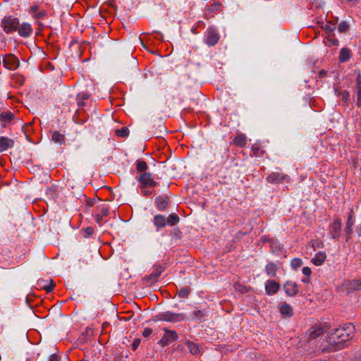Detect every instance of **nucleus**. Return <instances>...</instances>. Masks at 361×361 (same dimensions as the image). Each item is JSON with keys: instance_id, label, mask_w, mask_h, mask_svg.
<instances>
[{"instance_id": "47", "label": "nucleus", "mask_w": 361, "mask_h": 361, "mask_svg": "<svg viewBox=\"0 0 361 361\" xmlns=\"http://www.w3.org/2000/svg\"><path fill=\"white\" fill-rule=\"evenodd\" d=\"M38 9H39V6L37 5H33L30 7L29 11L30 13H35L37 11H38Z\"/></svg>"}, {"instance_id": "32", "label": "nucleus", "mask_w": 361, "mask_h": 361, "mask_svg": "<svg viewBox=\"0 0 361 361\" xmlns=\"http://www.w3.org/2000/svg\"><path fill=\"white\" fill-rule=\"evenodd\" d=\"M115 135L121 137H126L129 135V129L127 127H123L121 129H117L115 131Z\"/></svg>"}, {"instance_id": "16", "label": "nucleus", "mask_w": 361, "mask_h": 361, "mask_svg": "<svg viewBox=\"0 0 361 361\" xmlns=\"http://www.w3.org/2000/svg\"><path fill=\"white\" fill-rule=\"evenodd\" d=\"M279 283L274 281L268 280L266 282L265 290L268 295H274L276 293L279 291Z\"/></svg>"}, {"instance_id": "58", "label": "nucleus", "mask_w": 361, "mask_h": 361, "mask_svg": "<svg viewBox=\"0 0 361 361\" xmlns=\"http://www.w3.org/2000/svg\"><path fill=\"white\" fill-rule=\"evenodd\" d=\"M78 104H79V105H80V106H82V105H83V104H84V103H83V102H80L78 103Z\"/></svg>"}, {"instance_id": "42", "label": "nucleus", "mask_w": 361, "mask_h": 361, "mask_svg": "<svg viewBox=\"0 0 361 361\" xmlns=\"http://www.w3.org/2000/svg\"><path fill=\"white\" fill-rule=\"evenodd\" d=\"M84 232L85 233V237L91 235L94 233V228L91 226L87 227L84 229Z\"/></svg>"}, {"instance_id": "39", "label": "nucleus", "mask_w": 361, "mask_h": 361, "mask_svg": "<svg viewBox=\"0 0 361 361\" xmlns=\"http://www.w3.org/2000/svg\"><path fill=\"white\" fill-rule=\"evenodd\" d=\"M357 104L358 106H361V85L359 83L357 87Z\"/></svg>"}, {"instance_id": "51", "label": "nucleus", "mask_w": 361, "mask_h": 361, "mask_svg": "<svg viewBox=\"0 0 361 361\" xmlns=\"http://www.w3.org/2000/svg\"><path fill=\"white\" fill-rule=\"evenodd\" d=\"M88 98H89L88 94H83L81 97V99L83 100L87 99Z\"/></svg>"}, {"instance_id": "29", "label": "nucleus", "mask_w": 361, "mask_h": 361, "mask_svg": "<svg viewBox=\"0 0 361 361\" xmlns=\"http://www.w3.org/2000/svg\"><path fill=\"white\" fill-rule=\"evenodd\" d=\"M233 142L237 146L243 147L246 144V137L243 134L238 135L234 138Z\"/></svg>"}, {"instance_id": "41", "label": "nucleus", "mask_w": 361, "mask_h": 361, "mask_svg": "<svg viewBox=\"0 0 361 361\" xmlns=\"http://www.w3.org/2000/svg\"><path fill=\"white\" fill-rule=\"evenodd\" d=\"M140 342H141V340L140 338L135 339L133 343H132V349L133 350H137V348H138V346L140 344Z\"/></svg>"}, {"instance_id": "18", "label": "nucleus", "mask_w": 361, "mask_h": 361, "mask_svg": "<svg viewBox=\"0 0 361 361\" xmlns=\"http://www.w3.org/2000/svg\"><path fill=\"white\" fill-rule=\"evenodd\" d=\"M153 222L157 229L163 228L167 224L166 217L161 214L155 215Z\"/></svg>"}, {"instance_id": "36", "label": "nucleus", "mask_w": 361, "mask_h": 361, "mask_svg": "<svg viewBox=\"0 0 361 361\" xmlns=\"http://www.w3.org/2000/svg\"><path fill=\"white\" fill-rule=\"evenodd\" d=\"M349 25L346 21H341L338 26L340 32H345L348 30Z\"/></svg>"}, {"instance_id": "33", "label": "nucleus", "mask_w": 361, "mask_h": 361, "mask_svg": "<svg viewBox=\"0 0 361 361\" xmlns=\"http://www.w3.org/2000/svg\"><path fill=\"white\" fill-rule=\"evenodd\" d=\"M354 224V221L353 220V218H352V215L350 214L348 217V219H347V221H346V224H345V232L350 235V233H352L353 230H352V227Z\"/></svg>"}, {"instance_id": "35", "label": "nucleus", "mask_w": 361, "mask_h": 361, "mask_svg": "<svg viewBox=\"0 0 361 361\" xmlns=\"http://www.w3.org/2000/svg\"><path fill=\"white\" fill-rule=\"evenodd\" d=\"M335 92H336V94H338V96H341L342 97V100L344 101V102H347L348 99H349V93L348 91H338V89L336 87H335Z\"/></svg>"}, {"instance_id": "14", "label": "nucleus", "mask_w": 361, "mask_h": 361, "mask_svg": "<svg viewBox=\"0 0 361 361\" xmlns=\"http://www.w3.org/2000/svg\"><path fill=\"white\" fill-rule=\"evenodd\" d=\"M341 221L339 219L334 220V223L331 225L330 232L331 233V238L337 239L341 235Z\"/></svg>"}, {"instance_id": "2", "label": "nucleus", "mask_w": 361, "mask_h": 361, "mask_svg": "<svg viewBox=\"0 0 361 361\" xmlns=\"http://www.w3.org/2000/svg\"><path fill=\"white\" fill-rule=\"evenodd\" d=\"M185 314L183 313H173L169 311L161 312L156 316V320L169 322H178L185 320Z\"/></svg>"}, {"instance_id": "55", "label": "nucleus", "mask_w": 361, "mask_h": 361, "mask_svg": "<svg viewBox=\"0 0 361 361\" xmlns=\"http://www.w3.org/2000/svg\"><path fill=\"white\" fill-rule=\"evenodd\" d=\"M302 281L303 283H308L309 282V279H302Z\"/></svg>"}, {"instance_id": "1", "label": "nucleus", "mask_w": 361, "mask_h": 361, "mask_svg": "<svg viewBox=\"0 0 361 361\" xmlns=\"http://www.w3.org/2000/svg\"><path fill=\"white\" fill-rule=\"evenodd\" d=\"M355 327L351 324L345 325L342 328L335 329L328 337L329 345L334 347L336 351L348 345V343L354 336Z\"/></svg>"}, {"instance_id": "59", "label": "nucleus", "mask_w": 361, "mask_h": 361, "mask_svg": "<svg viewBox=\"0 0 361 361\" xmlns=\"http://www.w3.org/2000/svg\"><path fill=\"white\" fill-rule=\"evenodd\" d=\"M358 83L360 85V82L359 80H357V87H358Z\"/></svg>"}, {"instance_id": "9", "label": "nucleus", "mask_w": 361, "mask_h": 361, "mask_svg": "<svg viewBox=\"0 0 361 361\" xmlns=\"http://www.w3.org/2000/svg\"><path fill=\"white\" fill-rule=\"evenodd\" d=\"M342 288L345 289L348 293H350L353 290H360L361 279L357 280L345 281L343 282Z\"/></svg>"}, {"instance_id": "20", "label": "nucleus", "mask_w": 361, "mask_h": 361, "mask_svg": "<svg viewBox=\"0 0 361 361\" xmlns=\"http://www.w3.org/2000/svg\"><path fill=\"white\" fill-rule=\"evenodd\" d=\"M51 140L58 144L62 145L65 143V135L59 131H53Z\"/></svg>"}, {"instance_id": "22", "label": "nucleus", "mask_w": 361, "mask_h": 361, "mask_svg": "<svg viewBox=\"0 0 361 361\" xmlns=\"http://www.w3.org/2000/svg\"><path fill=\"white\" fill-rule=\"evenodd\" d=\"M44 282L45 281L43 280L39 281L37 282V285L39 286L40 288L45 290L47 293L52 291L55 286V283H54L53 280L50 279L49 284L44 283Z\"/></svg>"}, {"instance_id": "13", "label": "nucleus", "mask_w": 361, "mask_h": 361, "mask_svg": "<svg viewBox=\"0 0 361 361\" xmlns=\"http://www.w3.org/2000/svg\"><path fill=\"white\" fill-rule=\"evenodd\" d=\"M287 179V175L281 174L278 172H273L267 178V182L271 183H280L283 180H286Z\"/></svg>"}, {"instance_id": "23", "label": "nucleus", "mask_w": 361, "mask_h": 361, "mask_svg": "<svg viewBox=\"0 0 361 361\" xmlns=\"http://www.w3.org/2000/svg\"><path fill=\"white\" fill-rule=\"evenodd\" d=\"M14 118V114L11 111L2 112L0 114V121L2 123H11Z\"/></svg>"}, {"instance_id": "10", "label": "nucleus", "mask_w": 361, "mask_h": 361, "mask_svg": "<svg viewBox=\"0 0 361 361\" xmlns=\"http://www.w3.org/2000/svg\"><path fill=\"white\" fill-rule=\"evenodd\" d=\"M219 40V35L214 28H209L206 38V43L209 46H214Z\"/></svg>"}, {"instance_id": "5", "label": "nucleus", "mask_w": 361, "mask_h": 361, "mask_svg": "<svg viewBox=\"0 0 361 361\" xmlns=\"http://www.w3.org/2000/svg\"><path fill=\"white\" fill-rule=\"evenodd\" d=\"M2 63L7 69L11 71L17 69L20 65V61L18 58L12 54L4 55L3 56Z\"/></svg>"}, {"instance_id": "34", "label": "nucleus", "mask_w": 361, "mask_h": 361, "mask_svg": "<svg viewBox=\"0 0 361 361\" xmlns=\"http://www.w3.org/2000/svg\"><path fill=\"white\" fill-rule=\"evenodd\" d=\"M191 292V288L188 286L182 288L178 293V296L180 298H188Z\"/></svg>"}, {"instance_id": "27", "label": "nucleus", "mask_w": 361, "mask_h": 361, "mask_svg": "<svg viewBox=\"0 0 361 361\" xmlns=\"http://www.w3.org/2000/svg\"><path fill=\"white\" fill-rule=\"evenodd\" d=\"M148 169V165L145 161L138 159L136 161V169L139 173H145Z\"/></svg>"}, {"instance_id": "11", "label": "nucleus", "mask_w": 361, "mask_h": 361, "mask_svg": "<svg viewBox=\"0 0 361 361\" xmlns=\"http://www.w3.org/2000/svg\"><path fill=\"white\" fill-rule=\"evenodd\" d=\"M283 290L287 295L293 297L298 293V286L295 282L288 281L283 284Z\"/></svg>"}, {"instance_id": "44", "label": "nucleus", "mask_w": 361, "mask_h": 361, "mask_svg": "<svg viewBox=\"0 0 361 361\" xmlns=\"http://www.w3.org/2000/svg\"><path fill=\"white\" fill-rule=\"evenodd\" d=\"M45 15H46V12L44 11H41L35 15V18L36 19H41V18H44Z\"/></svg>"}, {"instance_id": "57", "label": "nucleus", "mask_w": 361, "mask_h": 361, "mask_svg": "<svg viewBox=\"0 0 361 361\" xmlns=\"http://www.w3.org/2000/svg\"><path fill=\"white\" fill-rule=\"evenodd\" d=\"M252 150L254 152H257L259 150V149L257 147H252Z\"/></svg>"}, {"instance_id": "6", "label": "nucleus", "mask_w": 361, "mask_h": 361, "mask_svg": "<svg viewBox=\"0 0 361 361\" xmlns=\"http://www.w3.org/2000/svg\"><path fill=\"white\" fill-rule=\"evenodd\" d=\"M137 181L140 183L142 188H146L147 187L154 188L157 185L152 173L149 172L141 173L137 178Z\"/></svg>"}, {"instance_id": "28", "label": "nucleus", "mask_w": 361, "mask_h": 361, "mask_svg": "<svg viewBox=\"0 0 361 361\" xmlns=\"http://www.w3.org/2000/svg\"><path fill=\"white\" fill-rule=\"evenodd\" d=\"M277 269L278 268L274 262L269 263L265 267L267 274L272 276L276 275Z\"/></svg>"}, {"instance_id": "49", "label": "nucleus", "mask_w": 361, "mask_h": 361, "mask_svg": "<svg viewBox=\"0 0 361 361\" xmlns=\"http://www.w3.org/2000/svg\"><path fill=\"white\" fill-rule=\"evenodd\" d=\"M214 9L213 10H217L221 6V4L219 2H216L214 4Z\"/></svg>"}, {"instance_id": "40", "label": "nucleus", "mask_w": 361, "mask_h": 361, "mask_svg": "<svg viewBox=\"0 0 361 361\" xmlns=\"http://www.w3.org/2000/svg\"><path fill=\"white\" fill-rule=\"evenodd\" d=\"M171 235L177 239L180 238L181 232L178 228H174L171 232Z\"/></svg>"}, {"instance_id": "7", "label": "nucleus", "mask_w": 361, "mask_h": 361, "mask_svg": "<svg viewBox=\"0 0 361 361\" xmlns=\"http://www.w3.org/2000/svg\"><path fill=\"white\" fill-rule=\"evenodd\" d=\"M164 267L161 265H155L154 267L153 271L148 276L144 279V280L145 281V283L152 285L156 283L161 273L164 271Z\"/></svg>"}, {"instance_id": "30", "label": "nucleus", "mask_w": 361, "mask_h": 361, "mask_svg": "<svg viewBox=\"0 0 361 361\" xmlns=\"http://www.w3.org/2000/svg\"><path fill=\"white\" fill-rule=\"evenodd\" d=\"M205 313L203 310H195L192 314V319L202 321L204 317Z\"/></svg>"}, {"instance_id": "12", "label": "nucleus", "mask_w": 361, "mask_h": 361, "mask_svg": "<svg viewBox=\"0 0 361 361\" xmlns=\"http://www.w3.org/2000/svg\"><path fill=\"white\" fill-rule=\"evenodd\" d=\"M155 203L159 211H164L169 203V197L166 195H159L155 199Z\"/></svg>"}, {"instance_id": "37", "label": "nucleus", "mask_w": 361, "mask_h": 361, "mask_svg": "<svg viewBox=\"0 0 361 361\" xmlns=\"http://www.w3.org/2000/svg\"><path fill=\"white\" fill-rule=\"evenodd\" d=\"M290 264L292 268L296 270L298 268L302 266V262L299 258H294L293 259H292Z\"/></svg>"}, {"instance_id": "38", "label": "nucleus", "mask_w": 361, "mask_h": 361, "mask_svg": "<svg viewBox=\"0 0 361 361\" xmlns=\"http://www.w3.org/2000/svg\"><path fill=\"white\" fill-rule=\"evenodd\" d=\"M339 43L337 39H333L330 37H326L325 44L329 47L338 45Z\"/></svg>"}, {"instance_id": "54", "label": "nucleus", "mask_w": 361, "mask_h": 361, "mask_svg": "<svg viewBox=\"0 0 361 361\" xmlns=\"http://www.w3.org/2000/svg\"><path fill=\"white\" fill-rule=\"evenodd\" d=\"M108 325H109V323H108V322H104V323H103V324H102V328H103V329H104V328H105L106 326H108Z\"/></svg>"}, {"instance_id": "21", "label": "nucleus", "mask_w": 361, "mask_h": 361, "mask_svg": "<svg viewBox=\"0 0 361 361\" xmlns=\"http://www.w3.org/2000/svg\"><path fill=\"white\" fill-rule=\"evenodd\" d=\"M280 312L285 317H290L293 315V308L286 302H283L280 307Z\"/></svg>"}, {"instance_id": "50", "label": "nucleus", "mask_w": 361, "mask_h": 361, "mask_svg": "<svg viewBox=\"0 0 361 361\" xmlns=\"http://www.w3.org/2000/svg\"><path fill=\"white\" fill-rule=\"evenodd\" d=\"M143 193H144L145 196H148V195L152 194V191L151 190H145L143 191Z\"/></svg>"}, {"instance_id": "53", "label": "nucleus", "mask_w": 361, "mask_h": 361, "mask_svg": "<svg viewBox=\"0 0 361 361\" xmlns=\"http://www.w3.org/2000/svg\"><path fill=\"white\" fill-rule=\"evenodd\" d=\"M329 350V348H324L321 350V353H325L326 351H327Z\"/></svg>"}, {"instance_id": "25", "label": "nucleus", "mask_w": 361, "mask_h": 361, "mask_svg": "<svg viewBox=\"0 0 361 361\" xmlns=\"http://www.w3.org/2000/svg\"><path fill=\"white\" fill-rule=\"evenodd\" d=\"M185 345H187L190 353L192 355H197L200 353V350L199 345L196 343H194L192 341H187L185 342Z\"/></svg>"}, {"instance_id": "15", "label": "nucleus", "mask_w": 361, "mask_h": 361, "mask_svg": "<svg viewBox=\"0 0 361 361\" xmlns=\"http://www.w3.org/2000/svg\"><path fill=\"white\" fill-rule=\"evenodd\" d=\"M17 30L20 36L23 37H27L32 32V28L30 24L27 23H23L20 25L19 24V26L17 28Z\"/></svg>"}, {"instance_id": "4", "label": "nucleus", "mask_w": 361, "mask_h": 361, "mask_svg": "<svg viewBox=\"0 0 361 361\" xmlns=\"http://www.w3.org/2000/svg\"><path fill=\"white\" fill-rule=\"evenodd\" d=\"M327 329V326L322 324H316L310 327L306 332L307 342L316 339Z\"/></svg>"}, {"instance_id": "52", "label": "nucleus", "mask_w": 361, "mask_h": 361, "mask_svg": "<svg viewBox=\"0 0 361 361\" xmlns=\"http://www.w3.org/2000/svg\"><path fill=\"white\" fill-rule=\"evenodd\" d=\"M102 219V216L97 215V221L99 223Z\"/></svg>"}, {"instance_id": "48", "label": "nucleus", "mask_w": 361, "mask_h": 361, "mask_svg": "<svg viewBox=\"0 0 361 361\" xmlns=\"http://www.w3.org/2000/svg\"><path fill=\"white\" fill-rule=\"evenodd\" d=\"M102 216H107L109 214V209L106 207H104L101 209Z\"/></svg>"}, {"instance_id": "26", "label": "nucleus", "mask_w": 361, "mask_h": 361, "mask_svg": "<svg viewBox=\"0 0 361 361\" xmlns=\"http://www.w3.org/2000/svg\"><path fill=\"white\" fill-rule=\"evenodd\" d=\"M320 27L325 30L326 33L329 35H331L334 30L336 29L335 23H330L329 22L324 23H322Z\"/></svg>"}, {"instance_id": "19", "label": "nucleus", "mask_w": 361, "mask_h": 361, "mask_svg": "<svg viewBox=\"0 0 361 361\" xmlns=\"http://www.w3.org/2000/svg\"><path fill=\"white\" fill-rule=\"evenodd\" d=\"M326 258V255L324 252H319L315 255L312 259V263L316 266H320L323 264Z\"/></svg>"}, {"instance_id": "8", "label": "nucleus", "mask_w": 361, "mask_h": 361, "mask_svg": "<svg viewBox=\"0 0 361 361\" xmlns=\"http://www.w3.org/2000/svg\"><path fill=\"white\" fill-rule=\"evenodd\" d=\"M164 335L159 341V343L161 345L166 346L169 345L171 342L175 341L178 339V336L175 331L164 329Z\"/></svg>"}, {"instance_id": "56", "label": "nucleus", "mask_w": 361, "mask_h": 361, "mask_svg": "<svg viewBox=\"0 0 361 361\" xmlns=\"http://www.w3.org/2000/svg\"><path fill=\"white\" fill-rule=\"evenodd\" d=\"M6 123H1V126H2L3 128H6Z\"/></svg>"}, {"instance_id": "24", "label": "nucleus", "mask_w": 361, "mask_h": 361, "mask_svg": "<svg viewBox=\"0 0 361 361\" xmlns=\"http://www.w3.org/2000/svg\"><path fill=\"white\" fill-rule=\"evenodd\" d=\"M350 51L348 48H343L339 53V61L341 63L347 61L350 57Z\"/></svg>"}, {"instance_id": "43", "label": "nucleus", "mask_w": 361, "mask_h": 361, "mask_svg": "<svg viewBox=\"0 0 361 361\" xmlns=\"http://www.w3.org/2000/svg\"><path fill=\"white\" fill-rule=\"evenodd\" d=\"M302 271V274L307 276H310L312 273L310 268L308 267H303Z\"/></svg>"}, {"instance_id": "45", "label": "nucleus", "mask_w": 361, "mask_h": 361, "mask_svg": "<svg viewBox=\"0 0 361 361\" xmlns=\"http://www.w3.org/2000/svg\"><path fill=\"white\" fill-rule=\"evenodd\" d=\"M152 333V329L150 328H146L143 332H142V336L144 337H147L149 336Z\"/></svg>"}, {"instance_id": "31", "label": "nucleus", "mask_w": 361, "mask_h": 361, "mask_svg": "<svg viewBox=\"0 0 361 361\" xmlns=\"http://www.w3.org/2000/svg\"><path fill=\"white\" fill-rule=\"evenodd\" d=\"M179 221L180 218L176 214H171L169 215L168 220H166V224L170 226H175Z\"/></svg>"}, {"instance_id": "17", "label": "nucleus", "mask_w": 361, "mask_h": 361, "mask_svg": "<svg viewBox=\"0 0 361 361\" xmlns=\"http://www.w3.org/2000/svg\"><path fill=\"white\" fill-rule=\"evenodd\" d=\"M13 140L7 137H0V152H4L14 146Z\"/></svg>"}, {"instance_id": "3", "label": "nucleus", "mask_w": 361, "mask_h": 361, "mask_svg": "<svg viewBox=\"0 0 361 361\" xmlns=\"http://www.w3.org/2000/svg\"><path fill=\"white\" fill-rule=\"evenodd\" d=\"M19 26V20L11 16H6L2 19L1 27L6 33L16 31Z\"/></svg>"}, {"instance_id": "46", "label": "nucleus", "mask_w": 361, "mask_h": 361, "mask_svg": "<svg viewBox=\"0 0 361 361\" xmlns=\"http://www.w3.org/2000/svg\"><path fill=\"white\" fill-rule=\"evenodd\" d=\"M59 357L56 354H52L49 357V361H59Z\"/></svg>"}]
</instances>
